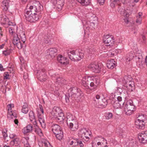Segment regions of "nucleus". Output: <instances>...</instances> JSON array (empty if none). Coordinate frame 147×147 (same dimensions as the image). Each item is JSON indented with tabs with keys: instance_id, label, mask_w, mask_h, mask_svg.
<instances>
[{
	"instance_id": "53",
	"label": "nucleus",
	"mask_w": 147,
	"mask_h": 147,
	"mask_svg": "<svg viewBox=\"0 0 147 147\" xmlns=\"http://www.w3.org/2000/svg\"><path fill=\"white\" fill-rule=\"evenodd\" d=\"M142 18H137L136 22L139 24H140L142 23Z\"/></svg>"
},
{
	"instance_id": "13",
	"label": "nucleus",
	"mask_w": 147,
	"mask_h": 147,
	"mask_svg": "<svg viewBox=\"0 0 147 147\" xmlns=\"http://www.w3.org/2000/svg\"><path fill=\"white\" fill-rule=\"evenodd\" d=\"M91 81L90 84V87L96 88L100 83V79L97 77H91Z\"/></svg>"
},
{
	"instance_id": "6",
	"label": "nucleus",
	"mask_w": 147,
	"mask_h": 147,
	"mask_svg": "<svg viewBox=\"0 0 147 147\" xmlns=\"http://www.w3.org/2000/svg\"><path fill=\"white\" fill-rule=\"evenodd\" d=\"M79 134L81 137L87 141L89 140V137L91 134L90 131L86 128L81 129Z\"/></svg>"
},
{
	"instance_id": "7",
	"label": "nucleus",
	"mask_w": 147,
	"mask_h": 147,
	"mask_svg": "<svg viewBox=\"0 0 147 147\" xmlns=\"http://www.w3.org/2000/svg\"><path fill=\"white\" fill-rule=\"evenodd\" d=\"M24 16L26 20L30 22H34L38 19V16L37 13H26Z\"/></svg>"
},
{
	"instance_id": "45",
	"label": "nucleus",
	"mask_w": 147,
	"mask_h": 147,
	"mask_svg": "<svg viewBox=\"0 0 147 147\" xmlns=\"http://www.w3.org/2000/svg\"><path fill=\"white\" fill-rule=\"evenodd\" d=\"M105 117L107 119H111L113 117V114L111 113H106L105 114Z\"/></svg>"
},
{
	"instance_id": "61",
	"label": "nucleus",
	"mask_w": 147,
	"mask_h": 147,
	"mask_svg": "<svg viewBox=\"0 0 147 147\" xmlns=\"http://www.w3.org/2000/svg\"><path fill=\"white\" fill-rule=\"evenodd\" d=\"M118 100L119 102H121L122 103V105H123L124 102L122 100V98L121 97L119 96L117 98V100Z\"/></svg>"
},
{
	"instance_id": "57",
	"label": "nucleus",
	"mask_w": 147,
	"mask_h": 147,
	"mask_svg": "<svg viewBox=\"0 0 147 147\" xmlns=\"http://www.w3.org/2000/svg\"><path fill=\"white\" fill-rule=\"evenodd\" d=\"M21 141L22 143H23L24 144H25L26 143H27V142L28 141L27 139L26 138H22Z\"/></svg>"
},
{
	"instance_id": "8",
	"label": "nucleus",
	"mask_w": 147,
	"mask_h": 147,
	"mask_svg": "<svg viewBox=\"0 0 147 147\" xmlns=\"http://www.w3.org/2000/svg\"><path fill=\"white\" fill-rule=\"evenodd\" d=\"M88 67L92 71L96 73L100 72L101 69V65L95 62L91 63L88 65Z\"/></svg>"
},
{
	"instance_id": "50",
	"label": "nucleus",
	"mask_w": 147,
	"mask_h": 147,
	"mask_svg": "<svg viewBox=\"0 0 147 147\" xmlns=\"http://www.w3.org/2000/svg\"><path fill=\"white\" fill-rule=\"evenodd\" d=\"M11 50L10 49L7 50L6 51H3V53L4 55L5 56L8 55L11 53Z\"/></svg>"
},
{
	"instance_id": "54",
	"label": "nucleus",
	"mask_w": 147,
	"mask_h": 147,
	"mask_svg": "<svg viewBox=\"0 0 147 147\" xmlns=\"http://www.w3.org/2000/svg\"><path fill=\"white\" fill-rule=\"evenodd\" d=\"M92 147H99L98 143L94 141L92 142Z\"/></svg>"
},
{
	"instance_id": "33",
	"label": "nucleus",
	"mask_w": 147,
	"mask_h": 147,
	"mask_svg": "<svg viewBox=\"0 0 147 147\" xmlns=\"http://www.w3.org/2000/svg\"><path fill=\"white\" fill-rule=\"evenodd\" d=\"M78 1L84 6H87L91 3V0H77Z\"/></svg>"
},
{
	"instance_id": "42",
	"label": "nucleus",
	"mask_w": 147,
	"mask_h": 147,
	"mask_svg": "<svg viewBox=\"0 0 147 147\" xmlns=\"http://www.w3.org/2000/svg\"><path fill=\"white\" fill-rule=\"evenodd\" d=\"M20 37L21 41L23 42V43H24L26 40V36L25 33L23 32H20Z\"/></svg>"
},
{
	"instance_id": "64",
	"label": "nucleus",
	"mask_w": 147,
	"mask_h": 147,
	"mask_svg": "<svg viewBox=\"0 0 147 147\" xmlns=\"http://www.w3.org/2000/svg\"><path fill=\"white\" fill-rule=\"evenodd\" d=\"M30 121H31L32 122V123H33V125H35L34 126H36V125H36L37 123L36 122V121L35 118L33 119V120H30Z\"/></svg>"
},
{
	"instance_id": "55",
	"label": "nucleus",
	"mask_w": 147,
	"mask_h": 147,
	"mask_svg": "<svg viewBox=\"0 0 147 147\" xmlns=\"http://www.w3.org/2000/svg\"><path fill=\"white\" fill-rule=\"evenodd\" d=\"M52 93L54 94L56 96H59V91L57 89H55V90H54L52 92Z\"/></svg>"
},
{
	"instance_id": "46",
	"label": "nucleus",
	"mask_w": 147,
	"mask_h": 147,
	"mask_svg": "<svg viewBox=\"0 0 147 147\" xmlns=\"http://www.w3.org/2000/svg\"><path fill=\"white\" fill-rule=\"evenodd\" d=\"M19 141V139L17 138L16 137L13 140H12L10 142V144L12 145H14L15 144H17Z\"/></svg>"
},
{
	"instance_id": "56",
	"label": "nucleus",
	"mask_w": 147,
	"mask_h": 147,
	"mask_svg": "<svg viewBox=\"0 0 147 147\" xmlns=\"http://www.w3.org/2000/svg\"><path fill=\"white\" fill-rule=\"evenodd\" d=\"M52 40V36H49L47 37V44L51 43Z\"/></svg>"
},
{
	"instance_id": "30",
	"label": "nucleus",
	"mask_w": 147,
	"mask_h": 147,
	"mask_svg": "<svg viewBox=\"0 0 147 147\" xmlns=\"http://www.w3.org/2000/svg\"><path fill=\"white\" fill-rule=\"evenodd\" d=\"M94 141L96 143L98 142H99L101 143H107L106 140L104 138L100 136L96 137L94 138Z\"/></svg>"
},
{
	"instance_id": "51",
	"label": "nucleus",
	"mask_w": 147,
	"mask_h": 147,
	"mask_svg": "<svg viewBox=\"0 0 147 147\" xmlns=\"http://www.w3.org/2000/svg\"><path fill=\"white\" fill-rule=\"evenodd\" d=\"M74 141L73 140L72 138H70L68 140V144L69 145H72L74 143Z\"/></svg>"
},
{
	"instance_id": "34",
	"label": "nucleus",
	"mask_w": 147,
	"mask_h": 147,
	"mask_svg": "<svg viewBox=\"0 0 147 147\" xmlns=\"http://www.w3.org/2000/svg\"><path fill=\"white\" fill-rule=\"evenodd\" d=\"M118 12L122 16H124L127 17L128 14L127 12L125 9L122 8L121 7H119L118 9Z\"/></svg>"
},
{
	"instance_id": "25",
	"label": "nucleus",
	"mask_w": 147,
	"mask_h": 147,
	"mask_svg": "<svg viewBox=\"0 0 147 147\" xmlns=\"http://www.w3.org/2000/svg\"><path fill=\"white\" fill-rule=\"evenodd\" d=\"M34 5V9H35L37 13L43 10L42 6L39 2L36 3Z\"/></svg>"
},
{
	"instance_id": "22",
	"label": "nucleus",
	"mask_w": 147,
	"mask_h": 147,
	"mask_svg": "<svg viewBox=\"0 0 147 147\" xmlns=\"http://www.w3.org/2000/svg\"><path fill=\"white\" fill-rule=\"evenodd\" d=\"M67 57L64 58L62 55H59L57 58L58 61L62 64L66 65L67 63Z\"/></svg>"
},
{
	"instance_id": "24",
	"label": "nucleus",
	"mask_w": 147,
	"mask_h": 147,
	"mask_svg": "<svg viewBox=\"0 0 147 147\" xmlns=\"http://www.w3.org/2000/svg\"><path fill=\"white\" fill-rule=\"evenodd\" d=\"M17 28L18 27L16 25V24L10 26L9 29V31L10 34L11 35H13L14 36L15 34H17L16 32Z\"/></svg>"
},
{
	"instance_id": "5",
	"label": "nucleus",
	"mask_w": 147,
	"mask_h": 147,
	"mask_svg": "<svg viewBox=\"0 0 147 147\" xmlns=\"http://www.w3.org/2000/svg\"><path fill=\"white\" fill-rule=\"evenodd\" d=\"M97 100V101L98 100L101 98L102 99V101L100 102H98L97 103V101L95 105L97 107L100 108H103L105 107L108 104L107 100L105 98L102 99V98L104 97L103 94H97L95 96Z\"/></svg>"
},
{
	"instance_id": "38",
	"label": "nucleus",
	"mask_w": 147,
	"mask_h": 147,
	"mask_svg": "<svg viewBox=\"0 0 147 147\" xmlns=\"http://www.w3.org/2000/svg\"><path fill=\"white\" fill-rule=\"evenodd\" d=\"M28 105L26 103H24L22 106V112L24 113H27L28 111Z\"/></svg>"
},
{
	"instance_id": "19",
	"label": "nucleus",
	"mask_w": 147,
	"mask_h": 147,
	"mask_svg": "<svg viewBox=\"0 0 147 147\" xmlns=\"http://www.w3.org/2000/svg\"><path fill=\"white\" fill-rule=\"evenodd\" d=\"M135 126L139 129H143L145 127V123L144 122L136 120L135 122Z\"/></svg>"
},
{
	"instance_id": "20",
	"label": "nucleus",
	"mask_w": 147,
	"mask_h": 147,
	"mask_svg": "<svg viewBox=\"0 0 147 147\" xmlns=\"http://www.w3.org/2000/svg\"><path fill=\"white\" fill-rule=\"evenodd\" d=\"M116 62L113 59H111L107 61V67L109 69H113L116 66Z\"/></svg>"
},
{
	"instance_id": "52",
	"label": "nucleus",
	"mask_w": 147,
	"mask_h": 147,
	"mask_svg": "<svg viewBox=\"0 0 147 147\" xmlns=\"http://www.w3.org/2000/svg\"><path fill=\"white\" fill-rule=\"evenodd\" d=\"M4 79H9V75L8 73L7 72H5L4 74Z\"/></svg>"
},
{
	"instance_id": "63",
	"label": "nucleus",
	"mask_w": 147,
	"mask_h": 147,
	"mask_svg": "<svg viewBox=\"0 0 147 147\" xmlns=\"http://www.w3.org/2000/svg\"><path fill=\"white\" fill-rule=\"evenodd\" d=\"M9 137L11 139H14L15 138H16L17 136L16 135L14 134H10Z\"/></svg>"
},
{
	"instance_id": "36",
	"label": "nucleus",
	"mask_w": 147,
	"mask_h": 147,
	"mask_svg": "<svg viewBox=\"0 0 147 147\" xmlns=\"http://www.w3.org/2000/svg\"><path fill=\"white\" fill-rule=\"evenodd\" d=\"M34 5L30 6L29 7V10L27 11L26 13H28L29 12V13H31L34 14L37 13L36 9H34Z\"/></svg>"
},
{
	"instance_id": "43",
	"label": "nucleus",
	"mask_w": 147,
	"mask_h": 147,
	"mask_svg": "<svg viewBox=\"0 0 147 147\" xmlns=\"http://www.w3.org/2000/svg\"><path fill=\"white\" fill-rule=\"evenodd\" d=\"M41 142H40L38 143V144L40 146H41V144H42V146H44L46 147V140L45 138H43V136L41 137Z\"/></svg>"
},
{
	"instance_id": "23",
	"label": "nucleus",
	"mask_w": 147,
	"mask_h": 147,
	"mask_svg": "<svg viewBox=\"0 0 147 147\" xmlns=\"http://www.w3.org/2000/svg\"><path fill=\"white\" fill-rule=\"evenodd\" d=\"M32 129L33 126L32 125L29 124L23 128L22 131L24 134H27L28 133L31 132L32 130Z\"/></svg>"
},
{
	"instance_id": "47",
	"label": "nucleus",
	"mask_w": 147,
	"mask_h": 147,
	"mask_svg": "<svg viewBox=\"0 0 147 147\" xmlns=\"http://www.w3.org/2000/svg\"><path fill=\"white\" fill-rule=\"evenodd\" d=\"M133 57L134 55L132 54H130L129 55H127L126 58L127 61H129L133 59Z\"/></svg>"
},
{
	"instance_id": "10",
	"label": "nucleus",
	"mask_w": 147,
	"mask_h": 147,
	"mask_svg": "<svg viewBox=\"0 0 147 147\" xmlns=\"http://www.w3.org/2000/svg\"><path fill=\"white\" fill-rule=\"evenodd\" d=\"M51 2L59 11L62 9L64 5V0H51Z\"/></svg>"
},
{
	"instance_id": "1",
	"label": "nucleus",
	"mask_w": 147,
	"mask_h": 147,
	"mask_svg": "<svg viewBox=\"0 0 147 147\" xmlns=\"http://www.w3.org/2000/svg\"><path fill=\"white\" fill-rule=\"evenodd\" d=\"M83 96V94L80 90L76 87L71 88L68 90L67 95H65L67 102L73 103L75 101H80Z\"/></svg>"
},
{
	"instance_id": "4",
	"label": "nucleus",
	"mask_w": 147,
	"mask_h": 147,
	"mask_svg": "<svg viewBox=\"0 0 147 147\" xmlns=\"http://www.w3.org/2000/svg\"><path fill=\"white\" fill-rule=\"evenodd\" d=\"M51 130L56 137L59 140L62 139L63 137V134L60 126L57 124L53 125L51 126Z\"/></svg>"
},
{
	"instance_id": "44",
	"label": "nucleus",
	"mask_w": 147,
	"mask_h": 147,
	"mask_svg": "<svg viewBox=\"0 0 147 147\" xmlns=\"http://www.w3.org/2000/svg\"><path fill=\"white\" fill-rule=\"evenodd\" d=\"M7 130L6 129H5L2 131V134L4 138V140L5 141L6 140V138H7Z\"/></svg>"
},
{
	"instance_id": "27",
	"label": "nucleus",
	"mask_w": 147,
	"mask_h": 147,
	"mask_svg": "<svg viewBox=\"0 0 147 147\" xmlns=\"http://www.w3.org/2000/svg\"><path fill=\"white\" fill-rule=\"evenodd\" d=\"M56 120L58 122H62L65 119V117L63 113L60 112V113L57 115L56 117H55Z\"/></svg>"
},
{
	"instance_id": "39",
	"label": "nucleus",
	"mask_w": 147,
	"mask_h": 147,
	"mask_svg": "<svg viewBox=\"0 0 147 147\" xmlns=\"http://www.w3.org/2000/svg\"><path fill=\"white\" fill-rule=\"evenodd\" d=\"M46 75L45 74V73H42L41 74V75L40 76L38 77V79L41 82H45L46 81Z\"/></svg>"
},
{
	"instance_id": "37",
	"label": "nucleus",
	"mask_w": 147,
	"mask_h": 147,
	"mask_svg": "<svg viewBox=\"0 0 147 147\" xmlns=\"http://www.w3.org/2000/svg\"><path fill=\"white\" fill-rule=\"evenodd\" d=\"M78 127V123L76 121L74 122V123H73V125L70 126V124H69V128L71 130L73 131H75L77 130Z\"/></svg>"
},
{
	"instance_id": "17",
	"label": "nucleus",
	"mask_w": 147,
	"mask_h": 147,
	"mask_svg": "<svg viewBox=\"0 0 147 147\" xmlns=\"http://www.w3.org/2000/svg\"><path fill=\"white\" fill-rule=\"evenodd\" d=\"M60 110L59 107H54L50 113V114L51 115L50 116L51 118L56 117L57 115L60 113Z\"/></svg>"
},
{
	"instance_id": "35",
	"label": "nucleus",
	"mask_w": 147,
	"mask_h": 147,
	"mask_svg": "<svg viewBox=\"0 0 147 147\" xmlns=\"http://www.w3.org/2000/svg\"><path fill=\"white\" fill-rule=\"evenodd\" d=\"M94 51V49L93 48H90L89 49H87L85 51V53L88 57L91 56Z\"/></svg>"
},
{
	"instance_id": "49",
	"label": "nucleus",
	"mask_w": 147,
	"mask_h": 147,
	"mask_svg": "<svg viewBox=\"0 0 147 147\" xmlns=\"http://www.w3.org/2000/svg\"><path fill=\"white\" fill-rule=\"evenodd\" d=\"M24 43H22L21 42H20V43H18L15 46H16L17 48L19 49H21L22 47H23L24 45Z\"/></svg>"
},
{
	"instance_id": "15",
	"label": "nucleus",
	"mask_w": 147,
	"mask_h": 147,
	"mask_svg": "<svg viewBox=\"0 0 147 147\" xmlns=\"http://www.w3.org/2000/svg\"><path fill=\"white\" fill-rule=\"evenodd\" d=\"M7 106L8 107V113L7 115L8 117H10L12 119L16 118L17 117V114L14 113L12 112V111H11V107H14L13 104H8Z\"/></svg>"
},
{
	"instance_id": "41",
	"label": "nucleus",
	"mask_w": 147,
	"mask_h": 147,
	"mask_svg": "<svg viewBox=\"0 0 147 147\" xmlns=\"http://www.w3.org/2000/svg\"><path fill=\"white\" fill-rule=\"evenodd\" d=\"M146 119V116L144 114L139 115L136 120L144 122Z\"/></svg>"
},
{
	"instance_id": "18",
	"label": "nucleus",
	"mask_w": 147,
	"mask_h": 147,
	"mask_svg": "<svg viewBox=\"0 0 147 147\" xmlns=\"http://www.w3.org/2000/svg\"><path fill=\"white\" fill-rule=\"evenodd\" d=\"M124 87H126L127 90L129 92H132L135 89L134 83V81L130 82L127 84L123 85Z\"/></svg>"
},
{
	"instance_id": "12",
	"label": "nucleus",
	"mask_w": 147,
	"mask_h": 147,
	"mask_svg": "<svg viewBox=\"0 0 147 147\" xmlns=\"http://www.w3.org/2000/svg\"><path fill=\"white\" fill-rule=\"evenodd\" d=\"M57 50L54 48H50L47 50V55L49 58H52L55 57L57 54Z\"/></svg>"
},
{
	"instance_id": "29",
	"label": "nucleus",
	"mask_w": 147,
	"mask_h": 147,
	"mask_svg": "<svg viewBox=\"0 0 147 147\" xmlns=\"http://www.w3.org/2000/svg\"><path fill=\"white\" fill-rule=\"evenodd\" d=\"M39 121L41 124L42 127L43 128H45L46 127V124L45 121L43 117L40 115H38Z\"/></svg>"
},
{
	"instance_id": "3",
	"label": "nucleus",
	"mask_w": 147,
	"mask_h": 147,
	"mask_svg": "<svg viewBox=\"0 0 147 147\" xmlns=\"http://www.w3.org/2000/svg\"><path fill=\"white\" fill-rule=\"evenodd\" d=\"M124 108V111L126 115L129 116L133 114L136 109V107L134 104L133 101L131 100L127 101Z\"/></svg>"
},
{
	"instance_id": "21",
	"label": "nucleus",
	"mask_w": 147,
	"mask_h": 147,
	"mask_svg": "<svg viewBox=\"0 0 147 147\" xmlns=\"http://www.w3.org/2000/svg\"><path fill=\"white\" fill-rule=\"evenodd\" d=\"M9 0H4L2 3L1 7L4 11H6L9 7Z\"/></svg>"
},
{
	"instance_id": "60",
	"label": "nucleus",
	"mask_w": 147,
	"mask_h": 147,
	"mask_svg": "<svg viewBox=\"0 0 147 147\" xmlns=\"http://www.w3.org/2000/svg\"><path fill=\"white\" fill-rule=\"evenodd\" d=\"M98 3L100 5H102L105 2V0H97Z\"/></svg>"
},
{
	"instance_id": "58",
	"label": "nucleus",
	"mask_w": 147,
	"mask_h": 147,
	"mask_svg": "<svg viewBox=\"0 0 147 147\" xmlns=\"http://www.w3.org/2000/svg\"><path fill=\"white\" fill-rule=\"evenodd\" d=\"M115 54L114 53H112L111 51H109L107 53V55L108 57H111L112 56H113Z\"/></svg>"
},
{
	"instance_id": "31",
	"label": "nucleus",
	"mask_w": 147,
	"mask_h": 147,
	"mask_svg": "<svg viewBox=\"0 0 147 147\" xmlns=\"http://www.w3.org/2000/svg\"><path fill=\"white\" fill-rule=\"evenodd\" d=\"M20 42H21L20 39L18 37V34H15L13 40V44L14 45H16Z\"/></svg>"
},
{
	"instance_id": "48",
	"label": "nucleus",
	"mask_w": 147,
	"mask_h": 147,
	"mask_svg": "<svg viewBox=\"0 0 147 147\" xmlns=\"http://www.w3.org/2000/svg\"><path fill=\"white\" fill-rule=\"evenodd\" d=\"M29 115L30 120H33V119L35 118L34 112L32 111H30V112Z\"/></svg>"
},
{
	"instance_id": "62",
	"label": "nucleus",
	"mask_w": 147,
	"mask_h": 147,
	"mask_svg": "<svg viewBox=\"0 0 147 147\" xmlns=\"http://www.w3.org/2000/svg\"><path fill=\"white\" fill-rule=\"evenodd\" d=\"M97 143H98L99 147H104L105 146V144H107V143H101L99 142H98Z\"/></svg>"
},
{
	"instance_id": "2",
	"label": "nucleus",
	"mask_w": 147,
	"mask_h": 147,
	"mask_svg": "<svg viewBox=\"0 0 147 147\" xmlns=\"http://www.w3.org/2000/svg\"><path fill=\"white\" fill-rule=\"evenodd\" d=\"M66 53L69 58L73 61H79L84 57V54L82 50H68L66 51Z\"/></svg>"
},
{
	"instance_id": "11",
	"label": "nucleus",
	"mask_w": 147,
	"mask_h": 147,
	"mask_svg": "<svg viewBox=\"0 0 147 147\" xmlns=\"http://www.w3.org/2000/svg\"><path fill=\"white\" fill-rule=\"evenodd\" d=\"M138 137L140 143L143 144L146 143L147 142V131L139 134Z\"/></svg>"
},
{
	"instance_id": "26",
	"label": "nucleus",
	"mask_w": 147,
	"mask_h": 147,
	"mask_svg": "<svg viewBox=\"0 0 147 147\" xmlns=\"http://www.w3.org/2000/svg\"><path fill=\"white\" fill-rule=\"evenodd\" d=\"M132 80L133 79L130 75L125 76L122 81L123 84V85L127 84L130 82H132Z\"/></svg>"
},
{
	"instance_id": "14",
	"label": "nucleus",
	"mask_w": 147,
	"mask_h": 147,
	"mask_svg": "<svg viewBox=\"0 0 147 147\" xmlns=\"http://www.w3.org/2000/svg\"><path fill=\"white\" fill-rule=\"evenodd\" d=\"M91 81V78L90 77H85L82 79V84L86 89H90V84Z\"/></svg>"
},
{
	"instance_id": "40",
	"label": "nucleus",
	"mask_w": 147,
	"mask_h": 147,
	"mask_svg": "<svg viewBox=\"0 0 147 147\" xmlns=\"http://www.w3.org/2000/svg\"><path fill=\"white\" fill-rule=\"evenodd\" d=\"M64 79L61 77L58 78L56 79V83L61 85L64 83Z\"/></svg>"
},
{
	"instance_id": "32",
	"label": "nucleus",
	"mask_w": 147,
	"mask_h": 147,
	"mask_svg": "<svg viewBox=\"0 0 147 147\" xmlns=\"http://www.w3.org/2000/svg\"><path fill=\"white\" fill-rule=\"evenodd\" d=\"M35 127L34 131L36 134H38L41 137L43 136V134L41 129L37 125L34 126Z\"/></svg>"
},
{
	"instance_id": "16",
	"label": "nucleus",
	"mask_w": 147,
	"mask_h": 147,
	"mask_svg": "<svg viewBox=\"0 0 147 147\" xmlns=\"http://www.w3.org/2000/svg\"><path fill=\"white\" fill-rule=\"evenodd\" d=\"M67 123L68 125L70 124V126L73 125V123L76 121V119H74V117L70 113H68L67 114L66 116Z\"/></svg>"
},
{
	"instance_id": "59",
	"label": "nucleus",
	"mask_w": 147,
	"mask_h": 147,
	"mask_svg": "<svg viewBox=\"0 0 147 147\" xmlns=\"http://www.w3.org/2000/svg\"><path fill=\"white\" fill-rule=\"evenodd\" d=\"M78 145H79L80 147H83L84 146V145L83 144L82 141L79 140L78 142H77Z\"/></svg>"
},
{
	"instance_id": "28",
	"label": "nucleus",
	"mask_w": 147,
	"mask_h": 147,
	"mask_svg": "<svg viewBox=\"0 0 147 147\" xmlns=\"http://www.w3.org/2000/svg\"><path fill=\"white\" fill-rule=\"evenodd\" d=\"M113 106L116 109L119 108H121L123 107L122 103L119 102L118 100H115L114 101L113 105Z\"/></svg>"
},
{
	"instance_id": "9",
	"label": "nucleus",
	"mask_w": 147,
	"mask_h": 147,
	"mask_svg": "<svg viewBox=\"0 0 147 147\" xmlns=\"http://www.w3.org/2000/svg\"><path fill=\"white\" fill-rule=\"evenodd\" d=\"M103 40L104 43L106 44V46H112L114 44V39L112 35H109V34L104 35Z\"/></svg>"
}]
</instances>
